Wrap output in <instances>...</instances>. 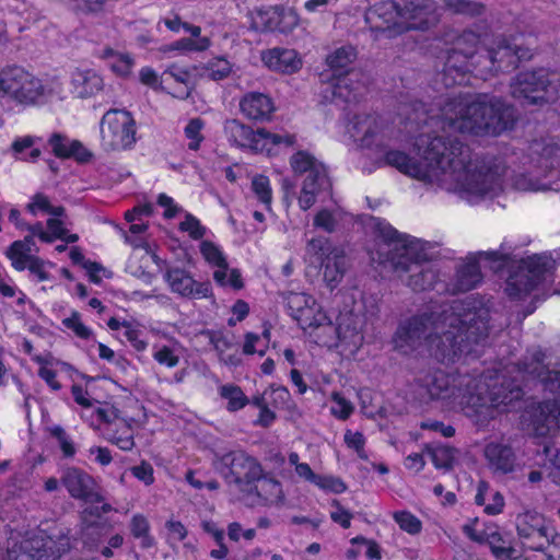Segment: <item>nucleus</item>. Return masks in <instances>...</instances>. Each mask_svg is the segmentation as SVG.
Listing matches in <instances>:
<instances>
[{"label": "nucleus", "instance_id": "1", "mask_svg": "<svg viewBox=\"0 0 560 560\" xmlns=\"http://www.w3.org/2000/svg\"><path fill=\"white\" fill-rule=\"evenodd\" d=\"M419 126L415 139L418 156L397 150L384 151L392 136L386 120L374 113L349 115L340 124L342 140L374 151L377 167L389 165L425 185L454 191L472 201L493 198L504 190L505 168L472 161L469 150L451 132L476 137L498 136L512 122V110L489 95H458L438 108L412 105L408 116Z\"/></svg>", "mask_w": 560, "mask_h": 560}, {"label": "nucleus", "instance_id": "2", "mask_svg": "<svg viewBox=\"0 0 560 560\" xmlns=\"http://www.w3.org/2000/svg\"><path fill=\"white\" fill-rule=\"evenodd\" d=\"M490 311L474 296L443 303L440 311L415 315L399 324L394 342L402 353L425 345L439 361H454L483 345L489 335Z\"/></svg>", "mask_w": 560, "mask_h": 560}, {"label": "nucleus", "instance_id": "3", "mask_svg": "<svg viewBox=\"0 0 560 560\" xmlns=\"http://www.w3.org/2000/svg\"><path fill=\"white\" fill-rule=\"evenodd\" d=\"M368 253L372 261L389 265L394 271L409 273L410 278L435 276L432 264L436 257L435 244L399 233L384 221H375Z\"/></svg>", "mask_w": 560, "mask_h": 560}, {"label": "nucleus", "instance_id": "4", "mask_svg": "<svg viewBox=\"0 0 560 560\" xmlns=\"http://www.w3.org/2000/svg\"><path fill=\"white\" fill-rule=\"evenodd\" d=\"M450 13L479 15L483 5L470 0H445L439 8L433 0H388L375 4L365 13V22L372 31L387 33L392 36L398 28L424 30L435 24L440 10Z\"/></svg>", "mask_w": 560, "mask_h": 560}, {"label": "nucleus", "instance_id": "5", "mask_svg": "<svg viewBox=\"0 0 560 560\" xmlns=\"http://www.w3.org/2000/svg\"><path fill=\"white\" fill-rule=\"evenodd\" d=\"M478 43L479 37L472 32H466L457 37L443 68V83L445 86L465 83L466 72L471 71L475 63H481V58L485 63L492 66L491 70L498 71L513 68L517 61L532 57L528 49L522 48L516 43L510 44L505 39H498L494 46L487 50L486 57L479 56L475 61L474 52Z\"/></svg>", "mask_w": 560, "mask_h": 560}, {"label": "nucleus", "instance_id": "6", "mask_svg": "<svg viewBox=\"0 0 560 560\" xmlns=\"http://www.w3.org/2000/svg\"><path fill=\"white\" fill-rule=\"evenodd\" d=\"M459 384L469 393L466 395L468 399L464 400V415L478 427H486L497 417L501 406L506 407L525 394L520 383L504 373L464 377Z\"/></svg>", "mask_w": 560, "mask_h": 560}, {"label": "nucleus", "instance_id": "7", "mask_svg": "<svg viewBox=\"0 0 560 560\" xmlns=\"http://www.w3.org/2000/svg\"><path fill=\"white\" fill-rule=\"evenodd\" d=\"M357 57V49L351 45L337 47L326 56L328 69L320 74L324 101L350 102L355 98L360 83L350 73Z\"/></svg>", "mask_w": 560, "mask_h": 560}, {"label": "nucleus", "instance_id": "8", "mask_svg": "<svg viewBox=\"0 0 560 560\" xmlns=\"http://www.w3.org/2000/svg\"><path fill=\"white\" fill-rule=\"evenodd\" d=\"M224 132L231 143L268 155L277 154L281 148H289L295 143L294 135L271 133L265 129L254 131L235 119L225 122Z\"/></svg>", "mask_w": 560, "mask_h": 560}, {"label": "nucleus", "instance_id": "9", "mask_svg": "<svg viewBox=\"0 0 560 560\" xmlns=\"http://www.w3.org/2000/svg\"><path fill=\"white\" fill-rule=\"evenodd\" d=\"M511 93L529 104L556 102L560 96V77L544 69L521 72L511 83Z\"/></svg>", "mask_w": 560, "mask_h": 560}, {"label": "nucleus", "instance_id": "10", "mask_svg": "<svg viewBox=\"0 0 560 560\" xmlns=\"http://www.w3.org/2000/svg\"><path fill=\"white\" fill-rule=\"evenodd\" d=\"M464 377L471 375H448L441 370L430 372L419 378V394L429 400H441L447 408L459 407L464 412V400L469 394L468 388L459 384Z\"/></svg>", "mask_w": 560, "mask_h": 560}, {"label": "nucleus", "instance_id": "11", "mask_svg": "<svg viewBox=\"0 0 560 560\" xmlns=\"http://www.w3.org/2000/svg\"><path fill=\"white\" fill-rule=\"evenodd\" d=\"M27 210L33 215H50L47 220L46 230L40 223L30 226L32 236H37L40 241L47 243L54 242L55 240H62L67 243H74L78 241V235L70 233L67 229L63 208L51 206L46 196L42 194L35 195L32 201L27 205Z\"/></svg>", "mask_w": 560, "mask_h": 560}, {"label": "nucleus", "instance_id": "12", "mask_svg": "<svg viewBox=\"0 0 560 560\" xmlns=\"http://www.w3.org/2000/svg\"><path fill=\"white\" fill-rule=\"evenodd\" d=\"M517 371L528 380L536 381L545 392H560V364L540 347L528 349L516 364Z\"/></svg>", "mask_w": 560, "mask_h": 560}, {"label": "nucleus", "instance_id": "13", "mask_svg": "<svg viewBox=\"0 0 560 560\" xmlns=\"http://www.w3.org/2000/svg\"><path fill=\"white\" fill-rule=\"evenodd\" d=\"M136 142V121L124 109H110L101 120V144L106 151H121Z\"/></svg>", "mask_w": 560, "mask_h": 560}, {"label": "nucleus", "instance_id": "14", "mask_svg": "<svg viewBox=\"0 0 560 560\" xmlns=\"http://www.w3.org/2000/svg\"><path fill=\"white\" fill-rule=\"evenodd\" d=\"M260 463L243 451L224 454L219 462V470L229 485L243 492L260 475Z\"/></svg>", "mask_w": 560, "mask_h": 560}, {"label": "nucleus", "instance_id": "15", "mask_svg": "<svg viewBox=\"0 0 560 560\" xmlns=\"http://www.w3.org/2000/svg\"><path fill=\"white\" fill-rule=\"evenodd\" d=\"M36 77L24 68L13 66L0 71V95L24 106H34Z\"/></svg>", "mask_w": 560, "mask_h": 560}, {"label": "nucleus", "instance_id": "16", "mask_svg": "<svg viewBox=\"0 0 560 560\" xmlns=\"http://www.w3.org/2000/svg\"><path fill=\"white\" fill-rule=\"evenodd\" d=\"M553 529L544 515L536 511H526L516 516L517 535L525 549H540Z\"/></svg>", "mask_w": 560, "mask_h": 560}, {"label": "nucleus", "instance_id": "17", "mask_svg": "<svg viewBox=\"0 0 560 560\" xmlns=\"http://www.w3.org/2000/svg\"><path fill=\"white\" fill-rule=\"evenodd\" d=\"M61 485L67 489L69 495L75 500L88 503H101L103 495L97 491L94 478L78 467H68L62 471Z\"/></svg>", "mask_w": 560, "mask_h": 560}, {"label": "nucleus", "instance_id": "18", "mask_svg": "<svg viewBox=\"0 0 560 560\" xmlns=\"http://www.w3.org/2000/svg\"><path fill=\"white\" fill-rule=\"evenodd\" d=\"M32 237L14 242L7 250V256L16 270L28 269L39 280L51 278L52 266L32 255Z\"/></svg>", "mask_w": 560, "mask_h": 560}, {"label": "nucleus", "instance_id": "19", "mask_svg": "<svg viewBox=\"0 0 560 560\" xmlns=\"http://www.w3.org/2000/svg\"><path fill=\"white\" fill-rule=\"evenodd\" d=\"M306 254L314 257L316 262L324 264L326 261V270L331 268V264L336 268V275L325 273L328 280H336L337 277H342L346 269V256L342 250L331 249L330 243L326 237H314L306 245Z\"/></svg>", "mask_w": 560, "mask_h": 560}, {"label": "nucleus", "instance_id": "20", "mask_svg": "<svg viewBox=\"0 0 560 560\" xmlns=\"http://www.w3.org/2000/svg\"><path fill=\"white\" fill-rule=\"evenodd\" d=\"M262 65L270 71L281 74H293L303 67V58L293 48L273 47L260 52Z\"/></svg>", "mask_w": 560, "mask_h": 560}, {"label": "nucleus", "instance_id": "21", "mask_svg": "<svg viewBox=\"0 0 560 560\" xmlns=\"http://www.w3.org/2000/svg\"><path fill=\"white\" fill-rule=\"evenodd\" d=\"M483 456L488 468L494 475H508L518 468L517 456L514 448L504 442L491 441L483 448Z\"/></svg>", "mask_w": 560, "mask_h": 560}, {"label": "nucleus", "instance_id": "22", "mask_svg": "<svg viewBox=\"0 0 560 560\" xmlns=\"http://www.w3.org/2000/svg\"><path fill=\"white\" fill-rule=\"evenodd\" d=\"M243 493L250 499L252 504L270 505L283 499L281 483L260 469V475L254 479L252 485L243 490Z\"/></svg>", "mask_w": 560, "mask_h": 560}, {"label": "nucleus", "instance_id": "23", "mask_svg": "<svg viewBox=\"0 0 560 560\" xmlns=\"http://www.w3.org/2000/svg\"><path fill=\"white\" fill-rule=\"evenodd\" d=\"M55 541L48 539H33L24 541L21 546V552L14 558H11V553L8 552L9 560H57L66 551L69 550V542L65 541L60 544L56 550H54Z\"/></svg>", "mask_w": 560, "mask_h": 560}, {"label": "nucleus", "instance_id": "24", "mask_svg": "<svg viewBox=\"0 0 560 560\" xmlns=\"http://www.w3.org/2000/svg\"><path fill=\"white\" fill-rule=\"evenodd\" d=\"M314 172L311 175H305L301 184L298 201L302 210L310 209L316 202V198L320 192L330 189L327 170L315 168Z\"/></svg>", "mask_w": 560, "mask_h": 560}, {"label": "nucleus", "instance_id": "25", "mask_svg": "<svg viewBox=\"0 0 560 560\" xmlns=\"http://www.w3.org/2000/svg\"><path fill=\"white\" fill-rule=\"evenodd\" d=\"M200 253L213 268L214 280H240V271L230 266L220 246L210 241H203L200 244Z\"/></svg>", "mask_w": 560, "mask_h": 560}, {"label": "nucleus", "instance_id": "26", "mask_svg": "<svg viewBox=\"0 0 560 560\" xmlns=\"http://www.w3.org/2000/svg\"><path fill=\"white\" fill-rule=\"evenodd\" d=\"M348 332H350V336L353 338L358 337L355 329H343L341 325L335 326L326 315L325 320H322L308 334L314 338L316 343L328 348H337L340 342L347 340L349 337Z\"/></svg>", "mask_w": 560, "mask_h": 560}, {"label": "nucleus", "instance_id": "27", "mask_svg": "<svg viewBox=\"0 0 560 560\" xmlns=\"http://www.w3.org/2000/svg\"><path fill=\"white\" fill-rule=\"evenodd\" d=\"M560 416V407L557 400H545L539 402L529 412L530 423L537 435L544 436L557 425Z\"/></svg>", "mask_w": 560, "mask_h": 560}, {"label": "nucleus", "instance_id": "28", "mask_svg": "<svg viewBox=\"0 0 560 560\" xmlns=\"http://www.w3.org/2000/svg\"><path fill=\"white\" fill-rule=\"evenodd\" d=\"M291 304L296 305V311L293 314L294 319L304 331H311L322 320H325L326 314L315 307V301L305 295H295Z\"/></svg>", "mask_w": 560, "mask_h": 560}, {"label": "nucleus", "instance_id": "29", "mask_svg": "<svg viewBox=\"0 0 560 560\" xmlns=\"http://www.w3.org/2000/svg\"><path fill=\"white\" fill-rule=\"evenodd\" d=\"M240 107L246 117L255 120H267L275 112L272 100L268 95L257 92L244 95Z\"/></svg>", "mask_w": 560, "mask_h": 560}, {"label": "nucleus", "instance_id": "30", "mask_svg": "<svg viewBox=\"0 0 560 560\" xmlns=\"http://www.w3.org/2000/svg\"><path fill=\"white\" fill-rule=\"evenodd\" d=\"M73 92L78 97H90L102 91L103 78L93 70H75L71 77Z\"/></svg>", "mask_w": 560, "mask_h": 560}, {"label": "nucleus", "instance_id": "31", "mask_svg": "<svg viewBox=\"0 0 560 560\" xmlns=\"http://www.w3.org/2000/svg\"><path fill=\"white\" fill-rule=\"evenodd\" d=\"M34 105L45 104L54 98H62L65 94L61 78L54 75L44 79L36 77Z\"/></svg>", "mask_w": 560, "mask_h": 560}, {"label": "nucleus", "instance_id": "32", "mask_svg": "<svg viewBox=\"0 0 560 560\" xmlns=\"http://www.w3.org/2000/svg\"><path fill=\"white\" fill-rule=\"evenodd\" d=\"M102 58L110 71L117 77L126 79L132 74L136 62L130 54L106 48L102 52Z\"/></svg>", "mask_w": 560, "mask_h": 560}, {"label": "nucleus", "instance_id": "33", "mask_svg": "<svg viewBox=\"0 0 560 560\" xmlns=\"http://www.w3.org/2000/svg\"><path fill=\"white\" fill-rule=\"evenodd\" d=\"M49 144L54 153L60 158H75L79 161H85L90 156V153L81 142L60 135H54L49 140Z\"/></svg>", "mask_w": 560, "mask_h": 560}, {"label": "nucleus", "instance_id": "34", "mask_svg": "<svg viewBox=\"0 0 560 560\" xmlns=\"http://www.w3.org/2000/svg\"><path fill=\"white\" fill-rule=\"evenodd\" d=\"M548 282H506L504 289L508 296L513 301H525L532 298L533 301H540L545 295L540 296V292L545 290Z\"/></svg>", "mask_w": 560, "mask_h": 560}, {"label": "nucleus", "instance_id": "35", "mask_svg": "<svg viewBox=\"0 0 560 560\" xmlns=\"http://www.w3.org/2000/svg\"><path fill=\"white\" fill-rule=\"evenodd\" d=\"M512 246L503 242L499 249L481 252L483 272L491 271L498 275L509 265Z\"/></svg>", "mask_w": 560, "mask_h": 560}, {"label": "nucleus", "instance_id": "36", "mask_svg": "<svg viewBox=\"0 0 560 560\" xmlns=\"http://www.w3.org/2000/svg\"><path fill=\"white\" fill-rule=\"evenodd\" d=\"M278 7L256 8L249 12L250 28L260 33H275Z\"/></svg>", "mask_w": 560, "mask_h": 560}, {"label": "nucleus", "instance_id": "37", "mask_svg": "<svg viewBox=\"0 0 560 560\" xmlns=\"http://www.w3.org/2000/svg\"><path fill=\"white\" fill-rule=\"evenodd\" d=\"M109 530L110 526L107 523L81 524L80 539L90 550H96Z\"/></svg>", "mask_w": 560, "mask_h": 560}, {"label": "nucleus", "instance_id": "38", "mask_svg": "<svg viewBox=\"0 0 560 560\" xmlns=\"http://www.w3.org/2000/svg\"><path fill=\"white\" fill-rule=\"evenodd\" d=\"M69 256L73 264L81 266L86 271L90 280H103L112 277V272L101 264L84 259L82 253L77 247L71 248Z\"/></svg>", "mask_w": 560, "mask_h": 560}, {"label": "nucleus", "instance_id": "39", "mask_svg": "<svg viewBox=\"0 0 560 560\" xmlns=\"http://www.w3.org/2000/svg\"><path fill=\"white\" fill-rule=\"evenodd\" d=\"M173 292L183 298L205 299L211 293L210 282H170Z\"/></svg>", "mask_w": 560, "mask_h": 560}, {"label": "nucleus", "instance_id": "40", "mask_svg": "<svg viewBox=\"0 0 560 560\" xmlns=\"http://www.w3.org/2000/svg\"><path fill=\"white\" fill-rule=\"evenodd\" d=\"M250 190L257 201L265 207L266 211L271 213L272 188L269 178L265 175H255L252 178Z\"/></svg>", "mask_w": 560, "mask_h": 560}, {"label": "nucleus", "instance_id": "41", "mask_svg": "<svg viewBox=\"0 0 560 560\" xmlns=\"http://www.w3.org/2000/svg\"><path fill=\"white\" fill-rule=\"evenodd\" d=\"M290 165L295 175H311L315 168H326L323 163L305 151L294 153L290 159Z\"/></svg>", "mask_w": 560, "mask_h": 560}, {"label": "nucleus", "instance_id": "42", "mask_svg": "<svg viewBox=\"0 0 560 560\" xmlns=\"http://www.w3.org/2000/svg\"><path fill=\"white\" fill-rule=\"evenodd\" d=\"M522 268L534 276H544L555 268V260L546 255H532L522 259Z\"/></svg>", "mask_w": 560, "mask_h": 560}, {"label": "nucleus", "instance_id": "43", "mask_svg": "<svg viewBox=\"0 0 560 560\" xmlns=\"http://www.w3.org/2000/svg\"><path fill=\"white\" fill-rule=\"evenodd\" d=\"M219 393L222 398L228 400L226 408L229 411H237L249 402L242 388L234 384L222 385Z\"/></svg>", "mask_w": 560, "mask_h": 560}, {"label": "nucleus", "instance_id": "44", "mask_svg": "<svg viewBox=\"0 0 560 560\" xmlns=\"http://www.w3.org/2000/svg\"><path fill=\"white\" fill-rule=\"evenodd\" d=\"M205 128V121L200 118H191L184 127V136L187 140V147L191 151L200 149L205 136L202 133Z\"/></svg>", "mask_w": 560, "mask_h": 560}, {"label": "nucleus", "instance_id": "45", "mask_svg": "<svg viewBox=\"0 0 560 560\" xmlns=\"http://www.w3.org/2000/svg\"><path fill=\"white\" fill-rule=\"evenodd\" d=\"M458 272L463 278L487 277V272H483L481 252L467 255L458 266Z\"/></svg>", "mask_w": 560, "mask_h": 560}, {"label": "nucleus", "instance_id": "46", "mask_svg": "<svg viewBox=\"0 0 560 560\" xmlns=\"http://www.w3.org/2000/svg\"><path fill=\"white\" fill-rule=\"evenodd\" d=\"M279 16L276 20L275 33L280 34H290L292 33L300 24L299 14L290 8H279L278 7Z\"/></svg>", "mask_w": 560, "mask_h": 560}, {"label": "nucleus", "instance_id": "47", "mask_svg": "<svg viewBox=\"0 0 560 560\" xmlns=\"http://www.w3.org/2000/svg\"><path fill=\"white\" fill-rule=\"evenodd\" d=\"M164 74L170 75L174 81L183 84V88L172 93L173 96L177 98H186L189 96L190 72L187 69L172 65L165 70Z\"/></svg>", "mask_w": 560, "mask_h": 560}, {"label": "nucleus", "instance_id": "48", "mask_svg": "<svg viewBox=\"0 0 560 560\" xmlns=\"http://www.w3.org/2000/svg\"><path fill=\"white\" fill-rule=\"evenodd\" d=\"M130 530L136 538L141 539L142 548L148 549L154 545V539L149 534L150 525L145 516L135 515L130 523Z\"/></svg>", "mask_w": 560, "mask_h": 560}, {"label": "nucleus", "instance_id": "49", "mask_svg": "<svg viewBox=\"0 0 560 560\" xmlns=\"http://www.w3.org/2000/svg\"><path fill=\"white\" fill-rule=\"evenodd\" d=\"M341 214L339 209H322L314 217V226L331 233L341 220Z\"/></svg>", "mask_w": 560, "mask_h": 560}, {"label": "nucleus", "instance_id": "50", "mask_svg": "<svg viewBox=\"0 0 560 560\" xmlns=\"http://www.w3.org/2000/svg\"><path fill=\"white\" fill-rule=\"evenodd\" d=\"M268 399L275 408H285L290 411H295L296 406L291 400L289 390L283 386L271 385L268 389Z\"/></svg>", "mask_w": 560, "mask_h": 560}, {"label": "nucleus", "instance_id": "51", "mask_svg": "<svg viewBox=\"0 0 560 560\" xmlns=\"http://www.w3.org/2000/svg\"><path fill=\"white\" fill-rule=\"evenodd\" d=\"M455 450L448 446H436L429 450L432 463L439 469H451L455 459Z\"/></svg>", "mask_w": 560, "mask_h": 560}, {"label": "nucleus", "instance_id": "52", "mask_svg": "<svg viewBox=\"0 0 560 560\" xmlns=\"http://www.w3.org/2000/svg\"><path fill=\"white\" fill-rule=\"evenodd\" d=\"M149 215L150 214V208L148 206L143 207H136L132 210H128L125 213V218L128 222L131 223L130 225V233L138 235L145 232L148 229V224L141 221V215Z\"/></svg>", "mask_w": 560, "mask_h": 560}, {"label": "nucleus", "instance_id": "53", "mask_svg": "<svg viewBox=\"0 0 560 560\" xmlns=\"http://www.w3.org/2000/svg\"><path fill=\"white\" fill-rule=\"evenodd\" d=\"M34 139L30 136H25L22 138L16 139L13 144L12 149L15 153L20 154V159L27 160V161H35L40 152L38 149H32Z\"/></svg>", "mask_w": 560, "mask_h": 560}, {"label": "nucleus", "instance_id": "54", "mask_svg": "<svg viewBox=\"0 0 560 560\" xmlns=\"http://www.w3.org/2000/svg\"><path fill=\"white\" fill-rule=\"evenodd\" d=\"M179 231L187 233L191 238L199 240L206 234V228L191 213L186 212L179 223Z\"/></svg>", "mask_w": 560, "mask_h": 560}, {"label": "nucleus", "instance_id": "55", "mask_svg": "<svg viewBox=\"0 0 560 560\" xmlns=\"http://www.w3.org/2000/svg\"><path fill=\"white\" fill-rule=\"evenodd\" d=\"M231 71L232 66L230 61L224 58H215L211 60L206 67L207 75L215 81L226 78Z\"/></svg>", "mask_w": 560, "mask_h": 560}, {"label": "nucleus", "instance_id": "56", "mask_svg": "<svg viewBox=\"0 0 560 560\" xmlns=\"http://www.w3.org/2000/svg\"><path fill=\"white\" fill-rule=\"evenodd\" d=\"M394 518L398 523L399 527L409 534L415 535L421 530L420 520L409 512H396Z\"/></svg>", "mask_w": 560, "mask_h": 560}, {"label": "nucleus", "instance_id": "57", "mask_svg": "<svg viewBox=\"0 0 560 560\" xmlns=\"http://www.w3.org/2000/svg\"><path fill=\"white\" fill-rule=\"evenodd\" d=\"M547 544L540 549H534V551H541L545 560H560V534L552 530L551 535H548Z\"/></svg>", "mask_w": 560, "mask_h": 560}, {"label": "nucleus", "instance_id": "58", "mask_svg": "<svg viewBox=\"0 0 560 560\" xmlns=\"http://www.w3.org/2000/svg\"><path fill=\"white\" fill-rule=\"evenodd\" d=\"M62 324L79 338L89 339L92 336V330L81 322L80 314L77 311H73L70 317L65 318Z\"/></svg>", "mask_w": 560, "mask_h": 560}, {"label": "nucleus", "instance_id": "59", "mask_svg": "<svg viewBox=\"0 0 560 560\" xmlns=\"http://www.w3.org/2000/svg\"><path fill=\"white\" fill-rule=\"evenodd\" d=\"M113 510L108 503H103L101 506L91 505L86 506L80 513V524L86 523H102L101 521H93L92 518L100 520L103 514L109 513Z\"/></svg>", "mask_w": 560, "mask_h": 560}, {"label": "nucleus", "instance_id": "60", "mask_svg": "<svg viewBox=\"0 0 560 560\" xmlns=\"http://www.w3.org/2000/svg\"><path fill=\"white\" fill-rule=\"evenodd\" d=\"M50 434L58 440L59 446L65 457H72L75 454V447L70 438L60 425L50 428Z\"/></svg>", "mask_w": 560, "mask_h": 560}, {"label": "nucleus", "instance_id": "61", "mask_svg": "<svg viewBox=\"0 0 560 560\" xmlns=\"http://www.w3.org/2000/svg\"><path fill=\"white\" fill-rule=\"evenodd\" d=\"M544 453L549 460V477L555 483L560 485V450L545 446Z\"/></svg>", "mask_w": 560, "mask_h": 560}, {"label": "nucleus", "instance_id": "62", "mask_svg": "<svg viewBox=\"0 0 560 560\" xmlns=\"http://www.w3.org/2000/svg\"><path fill=\"white\" fill-rule=\"evenodd\" d=\"M314 485L320 489L330 490L334 493H342L347 489L346 483L340 478L332 476L317 475Z\"/></svg>", "mask_w": 560, "mask_h": 560}, {"label": "nucleus", "instance_id": "63", "mask_svg": "<svg viewBox=\"0 0 560 560\" xmlns=\"http://www.w3.org/2000/svg\"><path fill=\"white\" fill-rule=\"evenodd\" d=\"M158 203L164 209L163 215L167 219H172L183 212L182 207H179L172 197L165 194L159 195Z\"/></svg>", "mask_w": 560, "mask_h": 560}, {"label": "nucleus", "instance_id": "64", "mask_svg": "<svg viewBox=\"0 0 560 560\" xmlns=\"http://www.w3.org/2000/svg\"><path fill=\"white\" fill-rule=\"evenodd\" d=\"M345 443L349 447L355 450L361 458H366V456L364 455V450H363L365 439L361 432H351L348 430L345 433Z\"/></svg>", "mask_w": 560, "mask_h": 560}]
</instances>
